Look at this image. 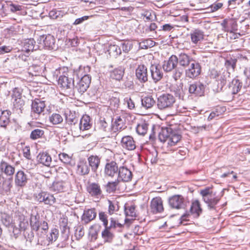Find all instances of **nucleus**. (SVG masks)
<instances>
[{"label":"nucleus","mask_w":250,"mask_h":250,"mask_svg":"<svg viewBox=\"0 0 250 250\" xmlns=\"http://www.w3.org/2000/svg\"><path fill=\"white\" fill-rule=\"evenodd\" d=\"M178 60L175 55L171 56L167 60L165 61L163 68L167 72L172 71V77L175 80L179 79L182 75L183 70L177 67Z\"/></svg>","instance_id":"obj_1"},{"label":"nucleus","mask_w":250,"mask_h":250,"mask_svg":"<svg viewBox=\"0 0 250 250\" xmlns=\"http://www.w3.org/2000/svg\"><path fill=\"white\" fill-rule=\"evenodd\" d=\"M59 71H61L62 74L61 75L58 80V85L63 89H71L74 87V81L72 77L71 72L67 71V68H60Z\"/></svg>","instance_id":"obj_2"},{"label":"nucleus","mask_w":250,"mask_h":250,"mask_svg":"<svg viewBox=\"0 0 250 250\" xmlns=\"http://www.w3.org/2000/svg\"><path fill=\"white\" fill-rule=\"evenodd\" d=\"M37 42L40 44L39 47L47 50H53L56 48L55 39L53 36L50 34L42 35L38 37Z\"/></svg>","instance_id":"obj_3"},{"label":"nucleus","mask_w":250,"mask_h":250,"mask_svg":"<svg viewBox=\"0 0 250 250\" xmlns=\"http://www.w3.org/2000/svg\"><path fill=\"white\" fill-rule=\"evenodd\" d=\"M175 102L174 97L168 93H164L157 98V105L159 109H165L171 107Z\"/></svg>","instance_id":"obj_4"},{"label":"nucleus","mask_w":250,"mask_h":250,"mask_svg":"<svg viewBox=\"0 0 250 250\" xmlns=\"http://www.w3.org/2000/svg\"><path fill=\"white\" fill-rule=\"evenodd\" d=\"M168 204L173 209H184L187 206V202L181 195H174L168 199Z\"/></svg>","instance_id":"obj_5"},{"label":"nucleus","mask_w":250,"mask_h":250,"mask_svg":"<svg viewBox=\"0 0 250 250\" xmlns=\"http://www.w3.org/2000/svg\"><path fill=\"white\" fill-rule=\"evenodd\" d=\"M36 201L40 203H43L45 205L52 206L56 202L53 195L45 191H41L35 196Z\"/></svg>","instance_id":"obj_6"},{"label":"nucleus","mask_w":250,"mask_h":250,"mask_svg":"<svg viewBox=\"0 0 250 250\" xmlns=\"http://www.w3.org/2000/svg\"><path fill=\"white\" fill-rule=\"evenodd\" d=\"M205 88L206 85L199 81H196L189 84L188 91L195 96H202L204 94Z\"/></svg>","instance_id":"obj_7"},{"label":"nucleus","mask_w":250,"mask_h":250,"mask_svg":"<svg viewBox=\"0 0 250 250\" xmlns=\"http://www.w3.org/2000/svg\"><path fill=\"white\" fill-rule=\"evenodd\" d=\"M201 67L199 62L193 61L189 68L186 70V76L188 78L194 79L201 73Z\"/></svg>","instance_id":"obj_8"},{"label":"nucleus","mask_w":250,"mask_h":250,"mask_svg":"<svg viewBox=\"0 0 250 250\" xmlns=\"http://www.w3.org/2000/svg\"><path fill=\"white\" fill-rule=\"evenodd\" d=\"M91 83V77L89 75H85L77 83L76 85H74L73 89H76L81 94L85 92L89 87Z\"/></svg>","instance_id":"obj_9"},{"label":"nucleus","mask_w":250,"mask_h":250,"mask_svg":"<svg viewBox=\"0 0 250 250\" xmlns=\"http://www.w3.org/2000/svg\"><path fill=\"white\" fill-rule=\"evenodd\" d=\"M164 209L163 202L160 197H156L151 200L150 210L153 214L162 213Z\"/></svg>","instance_id":"obj_10"},{"label":"nucleus","mask_w":250,"mask_h":250,"mask_svg":"<svg viewBox=\"0 0 250 250\" xmlns=\"http://www.w3.org/2000/svg\"><path fill=\"white\" fill-rule=\"evenodd\" d=\"M58 236V230L56 229H51L49 234L43 236L38 244L43 247L48 246L53 241H55L57 240Z\"/></svg>","instance_id":"obj_11"},{"label":"nucleus","mask_w":250,"mask_h":250,"mask_svg":"<svg viewBox=\"0 0 250 250\" xmlns=\"http://www.w3.org/2000/svg\"><path fill=\"white\" fill-rule=\"evenodd\" d=\"M86 190L92 197L98 199L101 198L103 196L102 190L98 183H88L86 187Z\"/></svg>","instance_id":"obj_12"},{"label":"nucleus","mask_w":250,"mask_h":250,"mask_svg":"<svg viewBox=\"0 0 250 250\" xmlns=\"http://www.w3.org/2000/svg\"><path fill=\"white\" fill-rule=\"evenodd\" d=\"M135 76L141 83H145L148 81L147 67L143 64H139L135 70Z\"/></svg>","instance_id":"obj_13"},{"label":"nucleus","mask_w":250,"mask_h":250,"mask_svg":"<svg viewBox=\"0 0 250 250\" xmlns=\"http://www.w3.org/2000/svg\"><path fill=\"white\" fill-rule=\"evenodd\" d=\"M132 178L131 171L126 167L122 166L119 167L118 180L123 182H127Z\"/></svg>","instance_id":"obj_14"},{"label":"nucleus","mask_w":250,"mask_h":250,"mask_svg":"<svg viewBox=\"0 0 250 250\" xmlns=\"http://www.w3.org/2000/svg\"><path fill=\"white\" fill-rule=\"evenodd\" d=\"M97 212L94 208L85 209L82 216V221L84 224H87L95 219Z\"/></svg>","instance_id":"obj_15"},{"label":"nucleus","mask_w":250,"mask_h":250,"mask_svg":"<svg viewBox=\"0 0 250 250\" xmlns=\"http://www.w3.org/2000/svg\"><path fill=\"white\" fill-rule=\"evenodd\" d=\"M45 107L44 101L39 99H35L32 101L31 112L32 114L39 115L44 111Z\"/></svg>","instance_id":"obj_16"},{"label":"nucleus","mask_w":250,"mask_h":250,"mask_svg":"<svg viewBox=\"0 0 250 250\" xmlns=\"http://www.w3.org/2000/svg\"><path fill=\"white\" fill-rule=\"evenodd\" d=\"M121 145L122 146L128 150H133L136 147V143L131 136H125L122 137Z\"/></svg>","instance_id":"obj_17"},{"label":"nucleus","mask_w":250,"mask_h":250,"mask_svg":"<svg viewBox=\"0 0 250 250\" xmlns=\"http://www.w3.org/2000/svg\"><path fill=\"white\" fill-rule=\"evenodd\" d=\"M112 130L114 132L124 129L126 127L125 119L124 116H117L111 125Z\"/></svg>","instance_id":"obj_18"},{"label":"nucleus","mask_w":250,"mask_h":250,"mask_svg":"<svg viewBox=\"0 0 250 250\" xmlns=\"http://www.w3.org/2000/svg\"><path fill=\"white\" fill-rule=\"evenodd\" d=\"M28 181L27 175L22 170H19L15 176V184L18 187H23Z\"/></svg>","instance_id":"obj_19"},{"label":"nucleus","mask_w":250,"mask_h":250,"mask_svg":"<svg viewBox=\"0 0 250 250\" xmlns=\"http://www.w3.org/2000/svg\"><path fill=\"white\" fill-rule=\"evenodd\" d=\"M12 187V179L11 178L4 179L0 180V194L8 195Z\"/></svg>","instance_id":"obj_20"},{"label":"nucleus","mask_w":250,"mask_h":250,"mask_svg":"<svg viewBox=\"0 0 250 250\" xmlns=\"http://www.w3.org/2000/svg\"><path fill=\"white\" fill-rule=\"evenodd\" d=\"M151 76L155 83L160 81L163 77V73L161 68L156 65H151L150 67Z\"/></svg>","instance_id":"obj_21"},{"label":"nucleus","mask_w":250,"mask_h":250,"mask_svg":"<svg viewBox=\"0 0 250 250\" xmlns=\"http://www.w3.org/2000/svg\"><path fill=\"white\" fill-rule=\"evenodd\" d=\"M97 125L99 129L103 132L104 136L109 137L112 135L111 132L112 130L111 125L106 122L104 119L100 120Z\"/></svg>","instance_id":"obj_22"},{"label":"nucleus","mask_w":250,"mask_h":250,"mask_svg":"<svg viewBox=\"0 0 250 250\" xmlns=\"http://www.w3.org/2000/svg\"><path fill=\"white\" fill-rule=\"evenodd\" d=\"M43 221L40 219V216L37 212L33 211L31 214L30 219V225L32 230H38L40 223H42Z\"/></svg>","instance_id":"obj_23"},{"label":"nucleus","mask_w":250,"mask_h":250,"mask_svg":"<svg viewBox=\"0 0 250 250\" xmlns=\"http://www.w3.org/2000/svg\"><path fill=\"white\" fill-rule=\"evenodd\" d=\"M39 229L35 230L36 232V235L38 238L37 244L42 240L43 236H46L48 230V225L47 222L43 221L40 223Z\"/></svg>","instance_id":"obj_24"},{"label":"nucleus","mask_w":250,"mask_h":250,"mask_svg":"<svg viewBox=\"0 0 250 250\" xmlns=\"http://www.w3.org/2000/svg\"><path fill=\"white\" fill-rule=\"evenodd\" d=\"M118 171L119 167L117 164L114 161L107 163L105 166V173L109 176L113 177Z\"/></svg>","instance_id":"obj_25"},{"label":"nucleus","mask_w":250,"mask_h":250,"mask_svg":"<svg viewBox=\"0 0 250 250\" xmlns=\"http://www.w3.org/2000/svg\"><path fill=\"white\" fill-rule=\"evenodd\" d=\"M204 37V32L198 29H195L190 33L191 42L197 44L202 41Z\"/></svg>","instance_id":"obj_26"},{"label":"nucleus","mask_w":250,"mask_h":250,"mask_svg":"<svg viewBox=\"0 0 250 250\" xmlns=\"http://www.w3.org/2000/svg\"><path fill=\"white\" fill-rule=\"evenodd\" d=\"M0 168L1 172H3L7 176H12L15 172V167L4 161L1 162Z\"/></svg>","instance_id":"obj_27"},{"label":"nucleus","mask_w":250,"mask_h":250,"mask_svg":"<svg viewBox=\"0 0 250 250\" xmlns=\"http://www.w3.org/2000/svg\"><path fill=\"white\" fill-rule=\"evenodd\" d=\"M16 219L19 228L22 231H25L29 226L28 220L25 216L23 214L18 213V215L16 216Z\"/></svg>","instance_id":"obj_28"},{"label":"nucleus","mask_w":250,"mask_h":250,"mask_svg":"<svg viewBox=\"0 0 250 250\" xmlns=\"http://www.w3.org/2000/svg\"><path fill=\"white\" fill-rule=\"evenodd\" d=\"M91 127L90 123V118L87 115H83L80 122L79 128L82 131H85L89 129Z\"/></svg>","instance_id":"obj_29"},{"label":"nucleus","mask_w":250,"mask_h":250,"mask_svg":"<svg viewBox=\"0 0 250 250\" xmlns=\"http://www.w3.org/2000/svg\"><path fill=\"white\" fill-rule=\"evenodd\" d=\"M9 111L7 110L0 111V127L6 128L10 123Z\"/></svg>","instance_id":"obj_30"},{"label":"nucleus","mask_w":250,"mask_h":250,"mask_svg":"<svg viewBox=\"0 0 250 250\" xmlns=\"http://www.w3.org/2000/svg\"><path fill=\"white\" fill-rule=\"evenodd\" d=\"M178 63L181 66L186 67L189 65L193 61L188 55L185 53H181L177 57Z\"/></svg>","instance_id":"obj_31"},{"label":"nucleus","mask_w":250,"mask_h":250,"mask_svg":"<svg viewBox=\"0 0 250 250\" xmlns=\"http://www.w3.org/2000/svg\"><path fill=\"white\" fill-rule=\"evenodd\" d=\"M38 161L42 165L49 167L52 162L51 156L46 152L40 153L38 156Z\"/></svg>","instance_id":"obj_32"},{"label":"nucleus","mask_w":250,"mask_h":250,"mask_svg":"<svg viewBox=\"0 0 250 250\" xmlns=\"http://www.w3.org/2000/svg\"><path fill=\"white\" fill-rule=\"evenodd\" d=\"M172 130L170 127L163 128L159 133V139L162 142H168Z\"/></svg>","instance_id":"obj_33"},{"label":"nucleus","mask_w":250,"mask_h":250,"mask_svg":"<svg viewBox=\"0 0 250 250\" xmlns=\"http://www.w3.org/2000/svg\"><path fill=\"white\" fill-rule=\"evenodd\" d=\"M88 161L91 170L96 172L100 164V159L96 155H91L88 158Z\"/></svg>","instance_id":"obj_34"},{"label":"nucleus","mask_w":250,"mask_h":250,"mask_svg":"<svg viewBox=\"0 0 250 250\" xmlns=\"http://www.w3.org/2000/svg\"><path fill=\"white\" fill-rule=\"evenodd\" d=\"M124 75V70L121 68H116L110 72V78L115 81H121Z\"/></svg>","instance_id":"obj_35"},{"label":"nucleus","mask_w":250,"mask_h":250,"mask_svg":"<svg viewBox=\"0 0 250 250\" xmlns=\"http://www.w3.org/2000/svg\"><path fill=\"white\" fill-rule=\"evenodd\" d=\"M190 212L191 214L196 217H199L202 213V209L198 200H195L192 203L190 208Z\"/></svg>","instance_id":"obj_36"},{"label":"nucleus","mask_w":250,"mask_h":250,"mask_svg":"<svg viewBox=\"0 0 250 250\" xmlns=\"http://www.w3.org/2000/svg\"><path fill=\"white\" fill-rule=\"evenodd\" d=\"M66 188V185L64 182L62 181H55L52 184L50 189L54 192H60L64 191Z\"/></svg>","instance_id":"obj_37"},{"label":"nucleus","mask_w":250,"mask_h":250,"mask_svg":"<svg viewBox=\"0 0 250 250\" xmlns=\"http://www.w3.org/2000/svg\"><path fill=\"white\" fill-rule=\"evenodd\" d=\"M102 237L104 243H111L114 237V234L110 231L109 228L106 227L102 232Z\"/></svg>","instance_id":"obj_38"},{"label":"nucleus","mask_w":250,"mask_h":250,"mask_svg":"<svg viewBox=\"0 0 250 250\" xmlns=\"http://www.w3.org/2000/svg\"><path fill=\"white\" fill-rule=\"evenodd\" d=\"M124 208L125 214L126 216L132 218L136 217V206L134 205L127 204L125 205Z\"/></svg>","instance_id":"obj_39"},{"label":"nucleus","mask_w":250,"mask_h":250,"mask_svg":"<svg viewBox=\"0 0 250 250\" xmlns=\"http://www.w3.org/2000/svg\"><path fill=\"white\" fill-rule=\"evenodd\" d=\"M156 102L151 96L145 97L142 99V104L146 109L152 107Z\"/></svg>","instance_id":"obj_40"},{"label":"nucleus","mask_w":250,"mask_h":250,"mask_svg":"<svg viewBox=\"0 0 250 250\" xmlns=\"http://www.w3.org/2000/svg\"><path fill=\"white\" fill-rule=\"evenodd\" d=\"M63 117L58 113H53L49 117V120L53 125H57L63 122Z\"/></svg>","instance_id":"obj_41"},{"label":"nucleus","mask_w":250,"mask_h":250,"mask_svg":"<svg viewBox=\"0 0 250 250\" xmlns=\"http://www.w3.org/2000/svg\"><path fill=\"white\" fill-rule=\"evenodd\" d=\"M65 121L70 125H75L78 122L79 119L74 113L69 111L65 113Z\"/></svg>","instance_id":"obj_42"},{"label":"nucleus","mask_w":250,"mask_h":250,"mask_svg":"<svg viewBox=\"0 0 250 250\" xmlns=\"http://www.w3.org/2000/svg\"><path fill=\"white\" fill-rule=\"evenodd\" d=\"M35 43V42L34 39H29L26 40L23 44L22 51H25L26 52H28L30 51H33L34 49H35L34 48Z\"/></svg>","instance_id":"obj_43"},{"label":"nucleus","mask_w":250,"mask_h":250,"mask_svg":"<svg viewBox=\"0 0 250 250\" xmlns=\"http://www.w3.org/2000/svg\"><path fill=\"white\" fill-rule=\"evenodd\" d=\"M148 124L145 122H141L136 127V132L139 135L144 136L148 130Z\"/></svg>","instance_id":"obj_44"},{"label":"nucleus","mask_w":250,"mask_h":250,"mask_svg":"<svg viewBox=\"0 0 250 250\" xmlns=\"http://www.w3.org/2000/svg\"><path fill=\"white\" fill-rule=\"evenodd\" d=\"M181 135L178 134L176 131L172 130L167 144L170 146H174L181 140Z\"/></svg>","instance_id":"obj_45"},{"label":"nucleus","mask_w":250,"mask_h":250,"mask_svg":"<svg viewBox=\"0 0 250 250\" xmlns=\"http://www.w3.org/2000/svg\"><path fill=\"white\" fill-rule=\"evenodd\" d=\"M77 172L82 175L87 174L89 172V168L86 162H80L78 165Z\"/></svg>","instance_id":"obj_46"},{"label":"nucleus","mask_w":250,"mask_h":250,"mask_svg":"<svg viewBox=\"0 0 250 250\" xmlns=\"http://www.w3.org/2000/svg\"><path fill=\"white\" fill-rule=\"evenodd\" d=\"M232 93L233 94H237L242 87V83L237 79H234L232 81L231 85Z\"/></svg>","instance_id":"obj_47"},{"label":"nucleus","mask_w":250,"mask_h":250,"mask_svg":"<svg viewBox=\"0 0 250 250\" xmlns=\"http://www.w3.org/2000/svg\"><path fill=\"white\" fill-rule=\"evenodd\" d=\"M108 213L110 215H112L115 212L118 211L119 209V207L118 204V202L115 201H110L109 200H108Z\"/></svg>","instance_id":"obj_48"},{"label":"nucleus","mask_w":250,"mask_h":250,"mask_svg":"<svg viewBox=\"0 0 250 250\" xmlns=\"http://www.w3.org/2000/svg\"><path fill=\"white\" fill-rule=\"evenodd\" d=\"M219 200L217 197H213L211 196V197L208 198V200L204 201V202L207 204L208 208L213 209L215 208V206L217 204Z\"/></svg>","instance_id":"obj_49"},{"label":"nucleus","mask_w":250,"mask_h":250,"mask_svg":"<svg viewBox=\"0 0 250 250\" xmlns=\"http://www.w3.org/2000/svg\"><path fill=\"white\" fill-rule=\"evenodd\" d=\"M119 182V181L118 179L114 182H109L105 186L107 192L108 193L114 192L116 190Z\"/></svg>","instance_id":"obj_50"},{"label":"nucleus","mask_w":250,"mask_h":250,"mask_svg":"<svg viewBox=\"0 0 250 250\" xmlns=\"http://www.w3.org/2000/svg\"><path fill=\"white\" fill-rule=\"evenodd\" d=\"M29 73L32 75H40L42 73V68L37 65H32L29 68Z\"/></svg>","instance_id":"obj_51"},{"label":"nucleus","mask_w":250,"mask_h":250,"mask_svg":"<svg viewBox=\"0 0 250 250\" xmlns=\"http://www.w3.org/2000/svg\"><path fill=\"white\" fill-rule=\"evenodd\" d=\"M44 134V131L40 129H36L33 130L30 134V138L36 140L41 138Z\"/></svg>","instance_id":"obj_52"},{"label":"nucleus","mask_w":250,"mask_h":250,"mask_svg":"<svg viewBox=\"0 0 250 250\" xmlns=\"http://www.w3.org/2000/svg\"><path fill=\"white\" fill-rule=\"evenodd\" d=\"M108 51L109 54H112L114 56H118L121 54V47L117 45H110L109 47Z\"/></svg>","instance_id":"obj_53"},{"label":"nucleus","mask_w":250,"mask_h":250,"mask_svg":"<svg viewBox=\"0 0 250 250\" xmlns=\"http://www.w3.org/2000/svg\"><path fill=\"white\" fill-rule=\"evenodd\" d=\"M154 45V42L150 39L144 40L139 43V47L141 49H147Z\"/></svg>","instance_id":"obj_54"},{"label":"nucleus","mask_w":250,"mask_h":250,"mask_svg":"<svg viewBox=\"0 0 250 250\" xmlns=\"http://www.w3.org/2000/svg\"><path fill=\"white\" fill-rule=\"evenodd\" d=\"M200 194L204 201L207 200L208 198L211 197L212 195V191L209 188H207L201 190Z\"/></svg>","instance_id":"obj_55"},{"label":"nucleus","mask_w":250,"mask_h":250,"mask_svg":"<svg viewBox=\"0 0 250 250\" xmlns=\"http://www.w3.org/2000/svg\"><path fill=\"white\" fill-rule=\"evenodd\" d=\"M60 160L64 164H69L71 161V157L65 153H60L59 155Z\"/></svg>","instance_id":"obj_56"},{"label":"nucleus","mask_w":250,"mask_h":250,"mask_svg":"<svg viewBox=\"0 0 250 250\" xmlns=\"http://www.w3.org/2000/svg\"><path fill=\"white\" fill-rule=\"evenodd\" d=\"M13 105L15 108L21 110L22 108L24 105V102L21 99H15L13 100Z\"/></svg>","instance_id":"obj_57"},{"label":"nucleus","mask_w":250,"mask_h":250,"mask_svg":"<svg viewBox=\"0 0 250 250\" xmlns=\"http://www.w3.org/2000/svg\"><path fill=\"white\" fill-rule=\"evenodd\" d=\"M33 231L34 230H32L31 229V230H27V229L23 231L24 236L25 238L26 239V241H28L30 242H31L34 238V233Z\"/></svg>","instance_id":"obj_58"},{"label":"nucleus","mask_w":250,"mask_h":250,"mask_svg":"<svg viewBox=\"0 0 250 250\" xmlns=\"http://www.w3.org/2000/svg\"><path fill=\"white\" fill-rule=\"evenodd\" d=\"M236 59L230 58L226 61L225 65L227 68H231L232 70H234L236 66Z\"/></svg>","instance_id":"obj_59"},{"label":"nucleus","mask_w":250,"mask_h":250,"mask_svg":"<svg viewBox=\"0 0 250 250\" xmlns=\"http://www.w3.org/2000/svg\"><path fill=\"white\" fill-rule=\"evenodd\" d=\"M84 234V231L83 228L82 226H79L75 230V236L77 240H80L83 237Z\"/></svg>","instance_id":"obj_60"},{"label":"nucleus","mask_w":250,"mask_h":250,"mask_svg":"<svg viewBox=\"0 0 250 250\" xmlns=\"http://www.w3.org/2000/svg\"><path fill=\"white\" fill-rule=\"evenodd\" d=\"M132 44L131 42H127L121 43L120 47L124 52L127 53L132 48Z\"/></svg>","instance_id":"obj_61"},{"label":"nucleus","mask_w":250,"mask_h":250,"mask_svg":"<svg viewBox=\"0 0 250 250\" xmlns=\"http://www.w3.org/2000/svg\"><path fill=\"white\" fill-rule=\"evenodd\" d=\"M12 219L10 216L4 214L1 217V221L3 224L6 227H9L12 223Z\"/></svg>","instance_id":"obj_62"},{"label":"nucleus","mask_w":250,"mask_h":250,"mask_svg":"<svg viewBox=\"0 0 250 250\" xmlns=\"http://www.w3.org/2000/svg\"><path fill=\"white\" fill-rule=\"evenodd\" d=\"M221 109V107L217 108L215 111L211 112L208 118V121H210L215 118L216 117H218L220 115V111H219Z\"/></svg>","instance_id":"obj_63"},{"label":"nucleus","mask_w":250,"mask_h":250,"mask_svg":"<svg viewBox=\"0 0 250 250\" xmlns=\"http://www.w3.org/2000/svg\"><path fill=\"white\" fill-rule=\"evenodd\" d=\"M21 231H22L21 229L19 228H18L16 226H13L12 233L11 235L15 239H17L21 234Z\"/></svg>","instance_id":"obj_64"}]
</instances>
